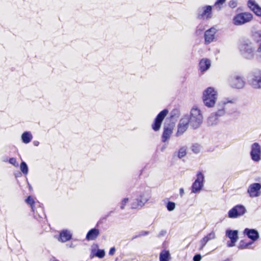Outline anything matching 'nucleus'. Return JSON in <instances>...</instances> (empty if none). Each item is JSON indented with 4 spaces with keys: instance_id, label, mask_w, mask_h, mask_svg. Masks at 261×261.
<instances>
[{
    "instance_id": "f257e3e1",
    "label": "nucleus",
    "mask_w": 261,
    "mask_h": 261,
    "mask_svg": "<svg viewBox=\"0 0 261 261\" xmlns=\"http://www.w3.org/2000/svg\"><path fill=\"white\" fill-rule=\"evenodd\" d=\"M190 120V125L193 129L197 128L201 125L203 120V116L200 110L197 107H193L188 115Z\"/></svg>"
},
{
    "instance_id": "f03ea898",
    "label": "nucleus",
    "mask_w": 261,
    "mask_h": 261,
    "mask_svg": "<svg viewBox=\"0 0 261 261\" xmlns=\"http://www.w3.org/2000/svg\"><path fill=\"white\" fill-rule=\"evenodd\" d=\"M217 92L212 87H208L203 93V101L208 107H213L217 99Z\"/></svg>"
},
{
    "instance_id": "7ed1b4c3",
    "label": "nucleus",
    "mask_w": 261,
    "mask_h": 261,
    "mask_svg": "<svg viewBox=\"0 0 261 261\" xmlns=\"http://www.w3.org/2000/svg\"><path fill=\"white\" fill-rule=\"evenodd\" d=\"M25 202L31 207L35 217L38 216L40 218H42L44 216L43 207L40 206L39 202H36L32 196H28Z\"/></svg>"
},
{
    "instance_id": "20e7f679",
    "label": "nucleus",
    "mask_w": 261,
    "mask_h": 261,
    "mask_svg": "<svg viewBox=\"0 0 261 261\" xmlns=\"http://www.w3.org/2000/svg\"><path fill=\"white\" fill-rule=\"evenodd\" d=\"M253 15L249 12H242L237 14L233 19V23L237 25H242L250 21Z\"/></svg>"
},
{
    "instance_id": "39448f33",
    "label": "nucleus",
    "mask_w": 261,
    "mask_h": 261,
    "mask_svg": "<svg viewBox=\"0 0 261 261\" xmlns=\"http://www.w3.org/2000/svg\"><path fill=\"white\" fill-rule=\"evenodd\" d=\"M204 176L201 171H198L196 174V179L191 187L192 192L196 193L200 191L203 187Z\"/></svg>"
},
{
    "instance_id": "423d86ee",
    "label": "nucleus",
    "mask_w": 261,
    "mask_h": 261,
    "mask_svg": "<svg viewBox=\"0 0 261 261\" xmlns=\"http://www.w3.org/2000/svg\"><path fill=\"white\" fill-rule=\"evenodd\" d=\"M168 113V110L164 109L158 114L151 125L152 129L153 130L157 132L160 130L162 122Z\"/></svg>"
},
{
    "instance_id": "0eeeda50",
    "label": "nucleus",
    "mask_w": 261,
    "mask_h": 261,
    "mask_svg": "<svg viewBox=\"0 0 261 261\" xmlns=\"http://www.w3.org/2000/svg\"><path fill=\"white\" fill-rule=\"evenodd\" d=\"M190 125V120L188 118V115L184 116L179 120L177 125V130L175 134L176 137L182 135L188 129L189 125Z\"/></svg>"
},
{
    "instance_id": "6e6552de",
    "label": "nucleus",
    "mask_w": 261,
    "mask_h": 261,
    "mask_svg": "<svg viewBox=\"0 0 261 261\" xmlns=\"http://www.w3.org/2000/svg\"><path fill=\"white\" fill-rule=\"evenodd\" d=\"M246 212L244 206L238 204L233 206L228 212V217L230 218H237L243 216Z\"/></svg>"
},
{
    "instance_id": "1a4fd4ad",
    "label": "nucleus",
    "mask_w": 261,
    "mask_h": 261,
    "mask_svg": "<svg viewBox=\"0 0 261 261\" xmlns=\"http://www.w3.org/2000/svg\"><path fill=\"white\" fill-rule=\"evenodd\" d=\"M250 85L255 89H261V70L252 72Z\"/></svg>"
},
{
    "instance_id": "9d476101",
    "label": "nucleus",
    "mask_w": 261,
    "mask_h": 261,
    "mask_svg": "<svg viewBox=\"0 0 261 261\" xmlns=\"http://www.w3.org/2000/svg\"><path fill=\"white\" fill-rule=\"evenodd\" d=\"M261 184L259 183H253L249 185L247 193L251 198L256 197L260 195Z\"/></svg>"
},
{
    "instance_id": "9b49d317",
    "label": "nucleus",
    "mask_w": 261,
    "mask_h": 261,
    "mask_svg": "<svg viewBox=\"0 0 261 261\" xmlns=\"http://www.w3.org/2000/svg\"><path fill=\"white\" fill-rule=\"evenodd\" d=\"M250 155L254 161L258 162L260 160L261 147L258 143L255 142L252 144Z\"/></svg>"
},
{
    "instance_id": "f8f14e48",
    "label": "nucleus",
    "mask_w": 261,
    "mask_h": 261,
    "mask_svg": "<svg viewBox=\"0 0 261 261\" xmlns=\"http://www.w3.org/2000/svg\"><path fill=\"white\" fill-rule=\"evenodd\" d=\"M202 11L197 15L199 19H209L212 17V7L211 6H206L202 8Z\"/></svg>"
},
{
    "instance_id": "ddd939ff",
    "label": "nucleus",
    "mask_w": 261,
    "mask_h": 261,
    "mask_svg": "<svg viewBox=\"0 0 261 261\" xmlns=\"http://www.w3.org/2000/svg\"><path fill=\"white\" fill-rule=\"evenodd\" d=\"M226 236L230 239V242L227 243V246L229 247L234 246L239 239L238 231L237 230H227L226 232Z\"/></svg>"
},
{
    "instance_id": "4468645a",
    "label": "nucleus",
    "mask_w": 261,
    "mask_h": 261,
    "mask_svg": "<svg viewBox=\"0 0 261 261\" xmlns=\"http://www.w3.org/2000/svg\"><path fill=\"white\" fill-rule=\"evenodd\" d=\"M230 84L232 87L237 89L242 88L245 85V82L240 76L236 75L232 77L230 80Z\"/></svg>"
},
{
    "instance_id": "2eb2a0df",
    "label": "nucleus",
    "mask_w": 261,
    "mask_h": 261,
    "mask_svg": "<svg viewBox=\"0 0 261 261\" xmlns=\"http://www.w3.org/2000/svg\"><path fill=\"white\" fill-rule=\"evenodd\" d=\"M216 30L214 28H211L206 30L204 33V43L205 44H208L215 39Z\"/></svg>"
},
{
    "instance_id": "dca6fc26",
    "label": "nucleus",
    "mask_w": 261,
    "mask_h": 261,
    "mask_svg": "<svg viewBox=\"0 0 261 261\" xmlns=\"http://www.w3.org/2000/svg\"><path fill=\"white\" fill-rule=\"evenodd\" d=\"M247 6L256 15L261 17V7L254 0H248Z\"/></svg>"
},
{
    "instance_id": "f3484780",
    "label": "nucleus",
    "mask_w": 261,
    "mask_h": 261,
    "mask_svg": "<svg viewBox=\"0 0 261 261\" xmlns=\"http://www.w3.org/2000/svg\"><path fill=\"white\" fill-rule=\"evenodd\" d=\"M173 127L172 125L164 126L163 134L162 135V140L163 142H166L170 138L173 133Z\"/></svg>"
},
{
    "instance_id": "a211bd4d",
    "label": "nucleus",
    "mask_w": 261,
    "mask_h": 261,
    "mask_svg": "<svg viewBox=\"0 0 261 261\" xmlns=\"http://www.w3.org/2000/svg\"><path fill=\"white\" fill-rule=\"evenodd\" d=\"M244 233L250 239L252 242H255L259 238V233L257 230L254 229L245 228Z\"/></svg>"
},
{
    "instance_id": "6ab92c4d",
    "label": "nucleus",
    "mask_w": 261,
    "mask_h": 261,
    "mask_svg": "<svg viewBox=\"0 0 261 261\" xmlns=\"http://www.w3.org/2000/svg\"><path fill=\"white\" fill-rule=\"evenodd\" d=\"M211 65L210 60L207 58L201 59L199 63V70L201 72H203L208 70Z\"/></svg>"
},
{
    "instance_id": "aec40b11",
    "label": "nucleus",
    "mask_w": 261,
    "mask_h": 261,
    "mask_svg": "<svg viewBox=\"0 0 261 261\" xmlns=\"http://www.w3.org/2000/svg\"><path fill=\"white\" fill-rule=\"evenodd\" d=\"M72 238V234L67 230H63L60 232L58 240L61 242L69 241Z\"/></svg>"
},
{
    "instance_id": "412c9836",
    "label": "nucleus",
    "mask_w": 261,
    "mask_h": 261,
    "mask_svg": "<svg viewBox=\"0 0 261 261\" xmlns=\"http://www.w3.org/2000/svg\"><path fill=\"white\" fill-rule=\"evenodd\" d=\"M151 194L149 192H144L141 194L137 199L138 204L140 206L143 205L150 198Z\"/></svg>"
},
{
    "instance_id": "4be33fe9",
    "label": "nucleus",
    "mask_w": 261,
    "mask_h": 261,
    "mask_svg": "<svg viewBox=\"0 0 261 261\" xmlns=\"http://www.w3.org/2000/svg\"><path fill=\"white\" fill-rule=\"evenodd\" d=\"M99 234V230L96 228L90 229L87 233L86 239L88 241L95 240Z\"/></svg>"
},
{
    "instance_id": "5701e85b",
    "label": "nucleus",
    "mask_w": 261,
    "mask_h": 261,
    "mask_svg": "<svg viewBox=\"0 0 261 261\" xmlns=\"http://www.w3.org/2000/svg\"><path fill=\"white\" fill-rule=\"evenodd\" d=\"M170 258L169 251L163 250L161 252L160 254V261H169Z\"/></svg>"
},
{
    "instance_id": "b1692460",
    "label": "nucleus",
    "mask_w": 261,
    "mask_h": 261,
    "mask_svg": "<svg viewBox=\"0 0 261 261\" xmlns=\"http://www.w3.org/2000/svg\"><path fill=\"white\" fill-rule=\"evenodd\" d=\"M32 138V134L29 132H25L21 135L22 141L25 144H28L30 142Z\"/></svg>"
},
{
    "instance_id": "393cba45",
    "label": "nucleus",
    "mask_w": 261,
    "mask_h": 261,
    "mask_svg": "<svg viewBox=\"0 0 261 261\" xmlns=\"http://www.w3.org/2000/svg\"><path fill=\"white\" fill-rule=\"evenodd\" d=\"M252 242L246 243L244 241H241L238 246L240 249H245L248 248V247L251 245Z\"/></svg>"
},
{
    "instance_id": "a878e982",
    "label": "nucleus",
    "mask_w": 261,
    "mask_h": 261,
    "mask_svg": "<svg viewBox=\"0 0 261 261\" xmlns=\"http://www.w3.org/2000/svg\"><path fill=\"white\" fill-rule=\"evenodd\" d=\"M20 168L21 172L24 174H27L28 173V168L27 164L24 162H22L20 165Z\"/></svg>"
},
{
    "instance_id": "bb28decb",
    "label": "nucleus",
    "mask_w": 261,
    "mask_h": 261,
    "mask_svg": "<svg viewBox=\"0 0 261 261\" xmlns=\"http://www.w3.org/2000/svg\"><path fill=\"white\" fill-rule=\"evenodd\" d=\"M226 0H217L215 3V7L216 9L219 11L221 9L223 4L225 2Z\"/></svg>"
},
{
    "instance_id": "cd10ccee",
    "label": "nucleus",
    "mask_w": 261,
    "mask_h": 261,
    "mask_svg": "<svg viewBox=\"0 0 261 261\" xmlns=\"http://www.w3.org/2000/svg\"><path fill=\"white\" fill-rule=\"evenodd\" d=\"M187 154L186 149L184 147L179 148L178 151L177 156L179 158H181Z\"/></svg>"
},
{
    "instance_id": "c85d7f7f",
    "label": "nucleus",
    "mask_w": 261,
    "mask_h": 261,
    "mask_svg": "<svg viewBox=\"0 0 261 261\" xmlns=\"http://www.w3.org/2000/svg\"><path fill=\"white\" fill-rule=\"evenodd\" d=\"M95 255L100 258H102L105 255V252L103 250L98 249L96 252Z\"/></svg>"
},
{
    "instance_id": "c756f323",
    "label": "nucleus",
    "mask_w": 261,
    "mask_h": 261,
    "mask_svg": "<svg viewBox=\"0 0 261 261\" xmlns=\"http://www.w3.org/2000/svg\"><path fill=\"white\" fill-rule=\"evenodd\" d=\"M192 150L195 153H199L200 151V146L198 144H194L192 146Z\"/></svg>"
},
{
    "instance_id": "7c9ffc66",
    "label": "nucleus",
    "mask_w": 261,
    "mask_h": 261,
    "mask_svg": "<svg viewBox=\"0 0 261 261\" xmlns=\"http://www.w3.org/2000/svg\"><path fill=\"white\" fill-rule=\"evenodd\" d=\"M175 207V203L173 202L169 201L167 203V208L169 211H173Z\"/></svg>"
},
{
    "instance_id": "2f4dec72",
    "label": "nucleus",
    "mask_w": 261,
    "mask_h": 261,
    "mask_svg": "<svg viewBox=\"0 0 261 261\" xmlns=\"http://www.w3.org/2000/svg\"><path fill=\"white\" fill-rule=\"evenodd\" d=\"M205 237L207 239L208 242L211 240L215 238V233L214 231H212L207 234Z\"/></svg>"
},
{
    "instance_id": "473e14b6",
    "label": "nucleus",
    "mask_w": 261,
    "mask_h": 261,
    "mask_svg": "<svg viewBox=\"0 0 261 261\" xmlns=\"http://www.w3.org/2000/svg\"><path fill=\"white\" fill-rule=\"evenodd\" d=\"M208 242L207 239L204 237L200 240L201 247L200 250L202 249L205 246L206 243Z\"/></svg>"
},
{
    "instance_id": "72a5a7b5",
    "label": "nucleus",
    "mask_w": 261,
    "mask_h": 261,
    "mask_svg": "<svg viewBox=\"0 0 261 261\" xmlns=\"http://www.w3.org/2000/svg\"><path fill=\"white\" fill-rule=\"evenodd\" d=\"M238 5L237 0H231L228 3L229 6L231 8H234L237 7Z\"/></svg>"
},
{
    "instance_id": "f704fd0d",
    "label": "nucleus",
    "mask_w": 261,
    "mask_h": 261,
    "mask_svg": "<svg viewBox=\"0 0 261 261\" xmlns=\"http://www.w3.org/2000/svg\"><path fill=\"white\" fill-rule=\"evenodd\" d=\"M128 198H125L121 201V205H120L121 209L123 210L124 208V207H125L126 203L128 202Z\"/></svg>"
},
{
    "instance_id": "c9c22d12",
    "label": "nucleus",
    "mask_w": 261,
    "mask_h": 261,
    "mask_svg": "<svg viewBox=\"0 0 261 261\" xmlns=\"http://www.w3.org/2000/svg\"><path fill=\"white\" fill-rule=\"evenodd\" d=\"M9 162L13 165V166H14L15 167H18V163L16 161V160L15 158H11L9 159Z\"/></svg>"
},
{
    "instance_id": "e433bc0d",
    "label": "nucleus",
    "mask_w": 261,
    "mask_h": 261,
    "mask_svg": "<svg viewBox=\"0 0 261 261\" xmlns=\"http://www.w3.org/2000/svg\"><path fill=\"white\" fill-rule=\"evenodd\" d=\"M201 259V256L200 254H196L193 257L194 261H200Z\"/></svg>"
},
{
    "instance_id": "4c0bfd02",
    "label": "nucleus",
    "mask_w": 261,
    "mask_h": 261,
    "mask_svg": "<svg viewBox=\"0 0 261 261\" xmlns=\"http://www.w3.org/2000/svg\"><path fill=\"white\" fill-rule=\"evenodd\" d=\"M115 251H116V249H115V247H112L109 250V255H114L115 252Z\"/></svg>"
},
{
    "instance_id": "58836bf2",
    "label": "nucleus",
    "mask_w": 261,
    "mask_h": 261,
    "mask_svg": "<svg viewBox=\"0 0 261 261\" xmlns=\"http://www.w3.org/2000/svg\"><path fill=\"white\" fill-rule=\"evenodd\" d=\"M184 194V190L183 188H180L179 189V194L181 196H182V195Z\"/></svg>"
},
{
    "instance_id": "ea45409f",
    "label": "nucleus",
    "mask_w": 261,
    "mask_h": 261,
    "mask_svg": "<svg viewBox=\"0 0 261 261\" xmlns=\"http://www.w3.org/2000/svg\"><path fill=\"white\" fill-rule=\"evenodd\" d=\"M34 144L35 146H37L39 144V142L38 141H34Z\"/></svg>"
}]
</instances>
